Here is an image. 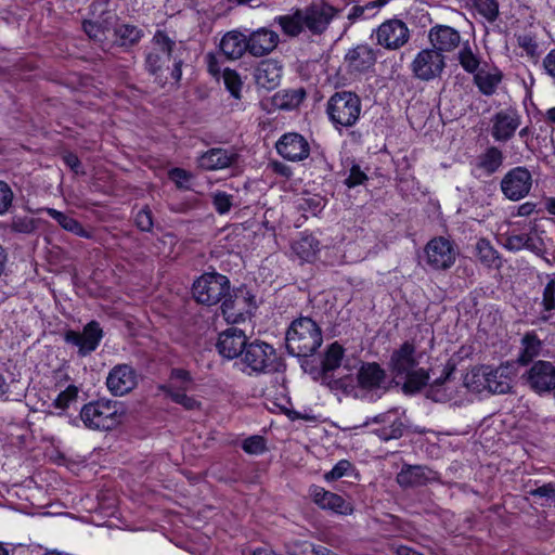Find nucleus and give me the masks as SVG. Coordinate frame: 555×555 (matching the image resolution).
<instances>
[{"label":"nucleus","instance_id":"nucleus-16","mask_svg":"<svg viewBox=\"0 0 555 555\" xmlns=\"http://www.w3.org/2000/svg\"><path fill=\"white\" fill-rule=\"evenodd\" d=\"M338 11L325 3H311L302 10L305 26L313 35L323 34Z\"/></svg>","mask_w":555,"mask_h":555},{"label":"nucleus","instance_id":"nucleus-40","mask_svg":"<svg viewBox=\"0 0 555 555\" xmlns=\"http://www.w3.org/2000/svg\"><path fill=\"white\" fill-rule=\"evenodd\" d=\"M114 35L118 46L128 48L141 40L143 31L134 25L120 24L114 28Z\"/></svg>","mask_w":555,"mask_h":555},{"label":"nucleus","instance_id":"nucleus-46","mask_svg":"<svg viewBox=\"0 0 555 555\" xmlns=\"http://www.w3.org/2000/svg\"><path fill=\"white\" fill-rule=\"evenodd\" d=\"M241 446L244 452L250 455H260L268 450L266 438L259 435L244 439Z\"/></svg>","mask_w":555,"mask_h":555},{"label":"nucleus","instance_id":"nucleus-36","mask_svg":"<svg viewBox=\"0 0 555 555\" xmlns=\"http://www.w3.org/2000/svg\"><path fill=\"white\" fill-rule=\"evenodd\" d=\"M41 211L46 212L49 217L54 219L64 230L74 233L80 237H90V233L82 227V224L78 220L66 215L65 212L59 211L50 207L42 208Z\"/></svg>","mask_w":555,"mask_h":555},{"label":"nucleus","instance_id":"nucleus-38","mask_svg":"<svg viewBox=\"0 0 555 555\" xmlns=\"http://www.w3.org/2000/svg\"><path fill=\"white\" fill-rule=\"evenodd\" d=\"M476 257L488 268L499 269L502 266L499 251L487 238H479L475 246Z\"/></svg>","mask_w":555,"mask_h":555},{"label":"nucleus","instance_id":"nucleus-50","mask_svg":"<svg viewBox=\"0 0 555 555\" xmlns=\"http://www.w3.org/2000/svg\"><path fill=\"white\" fill-rule=\"evenodd\" d=\"M223 81L231 95L235 99H240L242 89L240 75L233 69L225 68L223 72Z\"/></svg>","mask_w":555,"mask_h":555},{"label":"nucleus","instance_id":"nucleus-62","mask_svg":"<svg viewBox=\"0 0 555 555\" xmlns=\"http://www.w3.org/2000/svg\"><path fill=\"white\" fill-rule=\"evenodd\" d=\"M82 28L88 37L94 40L100 39L101 35L105 33L96 21H83Z\"/></svg>","mask_w":555,"mask_h":555},{"label":"nucleus","instance_id":"nucleus-24","mask_svg":"<svg viewBox=\"0 0 555 555\" xmlns=\"http://www.w3.org/2000/svg\"><path fill=\"white\" fill-rule=\"evenodd\" d=\"M310 495L312 501L323 509H330L340 515H351L353 513V506L350 502L322 487L312 486Z\"/></svg>","mask_w":555,"mask_h":555},{"label":"nucleus","instance_id":"nucleus-55","mask_svg":"<svg viewBox=\"0 0 555 555\" xmlns=\"http://www.w3.org/2000/svg\"><path fill=\"white\" fill-rule=\"evenodd\" d=\"M367 180V176L361 170L359 165H352L349 176L345 180V184L351 189L363 184Z\"/></svg>","mask_w":555,"mask_h":555},{"label":"nucleus","instance_id":"nucleus-19","mask_svg":"<svg viewBox=\"0 0 555 555\" xmlns=\"http://www.w3.org/2000/svg\"><path fill=\"white\" fill-rule=\"evenodd\" d=\"M396 480L403 489L423 487L439 480L437 472L424 465L403 464Z\"/></svg>","mask_w":555,"mask_h":555},{"label":"nucleus","instance_id":"nucleus-41","mask_svg":"<svg viewBox=\"0 0 555 555\" xmlns=\"http://www.w3.org/2000/svg\"><path fill=\"white\" fill-rule=\"evenodd\" d=\"M503 75L501 72L483 73L478 72L474 75V83L477 86L480 93L490 96L496 91L498 86L501 83Z\"/></svg>","mask_w":555,"mask_h":555},{"label":"nucleus","instance_id":"nucleus-13","mask_svg":"<svg viewBox=\"0 0 555 555\" xmlns=\"http://www.w3.org/2000/svg\"><path fill=\"white\" fill-rule=\"evenodd\" d=\"M102 338L103 330L96 321L89 322L83 327L82 332L68 330L64 333L65 343L76 346L80 357H86L93 352L100 345Z\"/></svg>","mask_w":555,"mask_h":555},{"label":"nucleus","instance_id":"nucleus-54","mask_svg":"<svg viewBox=\"0 0 555 555\" xmlns=\"http://www.w3.org/2000/svg\"><path fill=\"white\" fill-rule=\"evenodd\" d=\"M78 397V388L74 385H69L65 390L61 391L54 400V406L57 409H66L72 401H75Z\"/></svg>","mask_w":555,"mask_h":555},{"label":"nucleus","instance_id":"nucleus-60","mask_svg":"<svg viewBox=\"0 0 555 555\" xmlns=\"http://www.w3.org/2000/svg\"><path fill=\"white\" fill-rule=\"evenodd\" d=\"M62 159L64 164L76 175H86V171L82 170L81 162L76 154L66 152L62 155Z\"/></svg>","mask_w":555,"mask_h":555},{"label":"nucleus","instance_id":"nucleus-6","mask_svg":"<svg viewBox=\"0 0 555 555\" xmlns=\"http://www.w3.org/2000/svg\"><path fill=\"white\" fill-rule=\"evenodd\" d=\"M231 283L228 276L216 271L205 272L192 285L194 299L205 306H215L229 295Z\"/></svg>","mask_w":555,"mask_h":555},{"label":"nucleus","instance_id":"nucleus-63","mask_svg":"<svg viewBox=\"0 0 555 555\" xmlns=\"http://www.w3.org/2000/svg\"><path fill=\"white\" fill-rule=\"evenodd\" d=\"M35 224L31 219L28 218H20L14 220L12 223V230L17 233L29 234L35 231Z\"/></svg>","mask_w":555,"mask_h":555},{"label":"nucleus","instance_id":"nucleus-48","mask_svg":"<svg viewBox=\"0 0 555 555\" xmlns=\"http://www.w3.org/2000/svg\"><path fill=\"white\" fill-rule=\"evenodd\" d=\"M152 43L158 49V52L172 56L176 41L166 31L156 30L152 38Z\"/></svg>","mask_w":555,"mask_h":555},{"label":"nucleus","instance_id":"nucleus-7","mask_svg":"<svg viewBox=\"0 0 555 555\" xmlns=\"http://www.w3.org/2000/svg\"><path fill=\"white\" fill-rule=\"evenodd\" d=\"M221 312L228 323L234 324L245 321L251 310L256 309L255 297L246 288L229 291V295L221 300Z\"/></svg>","mask_w":555,"mask_h":555},{"label":"nucleus","instance_id":"nucleus-52","mask_svg":"<svg viewBox=\"0 0 555 555\" xmlns=\"http://www.w3.org/2000/svg\"><path fill=\"white\" fill-rule=\"evenodd\" d=\"M14 194L11 186L0 180V216L5 215L13 205Z\"/></svg>","mask_w":555,"mask_h":555},{"label":"nucleus","instance_id":"nucleus-47","mask_svg":"<svg viewBox=\"0 0 555 555\" xmlns=\"http://www.w3.org/2000/svg\"><path fill=\"white\" fill-rule=\"evenodd\" d=\"M325 207V199L320 195H311L299 199L298 208L304 212L317 216Z\"/></svg>","mask_w":555,"mask_h":555},{"label":"nucleus","instance_id":"nucleus-32","mask_svg":"<svg viewBox=\"0 0 555 555\" xmlns=\"http://www.w3.org/2000/svg\"><path fill=\"white\" fill-rule=\"evenodd\" d=\"M385 378V370L375 362L364 363L358 372V383L364 389L379 388Z\"/></svg>","mask_w":555,"mask_h":555},{"label":"nucleus","instance_id":"nucleus-35","mask_svg":"<svg viewBox=\"0 0 555 555\" xmlns=\"http://www.w3.org/2000/svg\"><path fill=\"white\" fill-rule=\"evenodd\" d=\"M542 348V341L535 332H527L521 338V349L517 362L521 365H528L540 356Z\"/></svg>","mask_w":555,"mask_h":555},{"label":"nucleus","instance_id":"nucleus-53","mask_svg":"<svg viewBox=\"0 0 555 555\" xmlns=\"http://www.w3.org/2000/svg\"><path fill=\"white\" fill-rule=\"evenodd\" d=\"M353 468V465L348 460H340L335 464V466L327 473H325L324 478L327 481L337 480L346 475Z\"/></svg>","mask_w":555,"mask_h":555},{"label":"nucleus","instance_id":"nucleus-42","mask_svg":"<svg viewBox=\"0 0 555 555\" xmlns=\"http://www.w3.org/2000/svg\"><path fill=\"white\" fill-rule=\"evenodd\" d=\"M159 389L169 397L175 403L182 405L188 411L201 409V402L194 397L188 396L184 391L173 389L171 386L162 385Z\"/></svg>","mask_w":555,"mask_h":555},{"label":"nucleus","instance_id":"nucleus-9","mask_svg":"<svg viewBox=\"0 0 555 555\" xmlns=\"http://www.w3.org/2000/svg\"><path fill=\"white\" fill-rule=\"evenodd\" d=\"M521 378L539 396L555 391V365L550 361H534Z\"/></svg>","mask_w":555,"mask_h":555},{"label":"nucleus","instance_id":"nucleus-56","mask_svg":"<svg viewBox=\"0 0 555 555\" xmlns=\"http://www.w3.org/2000/svg\"><path fill=\"white\" fill-rule=\"evenodd\" d=\"M542 305L545 311L555 309V280L551 279L544 287Z\"/></svg>","mask_w":555,"mask_h":555},{"label":"nucleus","instance_id":"nucleus-1","mask_svg":"<svg viewBox=\"0 0 555 555\" xmlns=\"http://www.w3.org/2000/svg\"><path fill=\"white\" fill-rule=\"evenodd\" d=\"M285 340L288 353L304 358L301 366L308 371L309 360L307 358L320 348L323 336L315 321L308 317H301L291 323Z\"/></svg>","mask_w":555,"mask_h":555},{"label":"nucleus","instance_id":"nucleus-34","mask_svg":"<svg viewBox=\"0 0 555 555\" xmlns=\"http://www.w3.org/2000/svg\"><path fill=\"white\" fill-rule=\"evenodd\" d=\"M292 250L302 261L312 262L320 251V242L311 234H302L292 244Z\"/></svg>","mask_w":555,"mask_h":555},{"label":"nucleus","instance_id":"nucleus-58","mask_svg":"<svg viewBox=\"0 0 555 555\" xmlns=\"http://www.w3.org/2000/svg\"><path fill=\"white\" fill-rule=\"evenodd\" d=\"M117 20H118V16L115 13V11L102 10L96 22L104 29V31H106L115 26Z\"/></svg>","mask_w":555,"mask_h":555},{"label":"nucleus","instance_id":"nucleus-28","mask_svg":"<svg viewBox=\"0 0 555 555\" xmlns=\"http://www.w3.org/2000/svg\"><path fill=\"white\" fill-rule=\"evenodd\" d=\"M220 49L228 59L238 60L248 53L247 36L236 30L229 31L222 37Z\"/></svg>","mask_w":555,"mask_h":555},{"label":"nucleus","instance_id":"nucleus-5","mask_svg":"<svg viewBox=\"0 0 555 555\" xmlns=\"http://www.w3.org/2000/svg\"><path fill=\"white\" fill-rule=\"evenodd\" d=\"M466 385L476 391L487 389L492 393L504 395L512 390V377L508 366L493 367L482 365L474 369L470 376L466 377Z\"/></svg>","mask_w":555,"mask_h":555},{"label":"nucleus","instance_id":"nucleus-43","mask_svg":"<svg viewBox=\"0 0 555 555\" xmlns=\"http://www.w3.org/2000/svg\"><path fill=\"white\" fill-rule=\"evenodd\" d=\"M314 378H320L322 384L326 385L332 391H341L348 395L353 390V382L350 376L334 378L332 373H324L323 375L314 376Z\"/></svg>","mask_w":555,"mask_h":555},{"label":"nucleus","instance_id":"nucleus-30","mask_svg":"<svg viewBox=\"0 0 555 555\" xmlns=\"http://www.w3.org/2000/svg\"><path fill=\"white\" fill-rule=\"evenodd\" d=\"M349 67L357 72H365L372 67L376 62V54L374 50L366 44H359L348 51L345 56Z\"/></svg>","mask_w":555,"mask_h":555},{"label":"nucleus","instance_id":"nucleus-64","mask_svg":"<svg viewBox=\"0 0 555 555\" xmlns=\"http://www.w3.org/2000/svg\"><path fill=\"white\" fill-rule=\"evenodd\" d=\"M525 238L526 234H511L506 237L504 246L508 250L518 251L524 248V243L527 242Z\"/></svg>","mask_w":555,"mask_h":555},{"label":"nucleus","instance_id":"nucleus-4","mask_svg":"<svg viewBox=\"0 0 555 555\" xmlns=\"http://www.w3.org/2000/svg\"><path fill=\"white\" fill-rule=\"evenodd\" d=\"M362 111L360 96L351 91H337L326 104L328 119L336 129L351 128L357 124Z\"/></svg>","mask_w":555,"mask_h":555},{"label":"nucleus","instance_id":"nucleus-12","mask_svg":"<svg viewBox=\"0 0 555 555\" xmlns=\"http://www.w3.org/2000/svg\"><path fill=\"white\" fill-rule=\"evenodd\" d=\"M377 44L387 50H398L410 39L406 24L399 18H390L382 23L375 30Z\"/></svg>","mask_w":555,"mask_h":555},{"label":"nucleus","instance_id":"nucleus-25","mask_svg":"<svg viewBox=\"0 0 555 555\" xmlns=\"http://www.w3.org/2000/svg\"><path fill=\"white\" fill-rule=\"evenodd\" d=\"M247 36L248 53L255 57L270 54L279 44V35L267 27H260Z\"/></svg>","mask_w":555,"mask_h":555},{"label":"nucleus","instance_id":"nucleus-37","mask_svg":"<svg viewBox=\"0 0 555 555\" xmlns=\"http://www.w3.org/2000/svg\"><path fill=\"white\" fill-rule=\"evenodd\" d=\"M275 22L281 26L283 33L289 37H297L306 28L301 9H296L292 14L278 16Z\"/></svg>","mask_w":555,"mask_h":555},{"label":"nucleus","instance_id":"nucleus-59","mask_svg":"<svg viewBox=\"0 0 555 555\" xmlns=\"http://www.w3.org/2000/svg\"><path fill=\"white\" fill-rule=\"evenodd\" d=\"M518 46L530 56H534L538 50V43L531 35H520L517 37Z\"/></svg>","mask_w":555,"mask_h":555},{"label":"nucleus","instance_id":"nucleus-61","mask_svg":"<svg viewBox=\"0 0 555 555\" xmlns=\"http://www.w3.org/2000/svg\"><path fill=\"white\" fill-rule=\"evenodd\" d=\"M529 494L531 496L545 498L547 500L554 501L555 483L554 482L544 483L535 489L530 490Z\"/></svg>","mask_w":555,"mask_h":555},{"label":"nucleus","instance_id":"nucleus-27","mask_svg":"<svg viewBox=\"0 0 555 555\" xmlns=\"http://www.w3.org/2000/svg\"><path fill=\"white\" fill-rule=\"evenodd\" d=\"M238 155L234 151L214 147L201 155L199 167L205 170L224 169L236 163Z\"/></svg>","mask_w":555,"mask_h":555},{"label":"nucleus","instance_id":"nucleus-49","mask_svg":"<svg viewBox=\"0 0 555 555\" xmlns=\"http://www.w3.org/2000/svg\"><path fill=\"white\" fill-rule=\"evenodd\" d=\"M211 204L219 215L228 214L233 205V195L216 191L211 193Z\"/></svg>","mask_w":555,"mask_h":555},{"label":"nucleus","instance_id":"nucleus-14","mask_svg":"<svg viewBox=\"0 0 555 555\" xmlns=\"http://www.w3.org/2000/svg\"><path fill=\"white\" fill-rule=\"evenodd\" d=\"M428 266L435 270H447L456 259V250L448 238L439 236L430 240L425 247Z\"/></svg>","mask_w":555,"mask_h":555},{"label":"nucleus","instance_id":"nucleus-2","mask_svg":"<svg viewBox=\"0 0 555 555\" xmlns=\"http://www.w3.org/2000/svg\"><path fill=\"white\" fill-rule=\"evenodd\" d=\"M125 411L120 402L99 399L85 404L80 410L83 425L92 430H113L121 424Z\"/></svg>","mask_w":555,"mask_h":555},{"label":"nucleus","instance_id":"nucleus-21","mask_svg":"<svg viewBox=\"0 0 555 555\" xmlns=\"http://www.w3.org/2000/svg\"><path fill=\"white\" fill-rule=\"evenodd\" d=\"M247 345V337L244 331L229 327L219 334L216 347L223 358L232 360L242 357Z\"/></svg>","mask_w":555,"mask_h":555},{"label":"nucleus","instance_id":"nucleus-15","mask_svg":"<svg viewBox=\"0 0 555 555\" xmlns=\"http://www.w3.org/2000/svg\"><path fill=\"white\" fill-rule=\"evenodd\" d=\"M137 385V371L129 364L115 365L106 377L107 389L116 397L129 393Z\"/></svg>","mask_w":555,"mask_h":555},{"label":"nucleus","instance_id":"nucleus-29","mask_svg":"<svg viewBox=\"0 0 555 555\" xmlns=\"http://www.w3.org/2000/svg\"><path fill=\"white\" fill-rule=\"evenodd\" d=\"M282 77V66L273 61L261 62L255 70V80L258 87L272 90L279 86Z\"/></svg>","mask_w":555,"mask_h":555},{"label":"nucleus","instance_id":"nucleus-18","mask_svg":"<svg viewBox=\"0 0 555 555\" xmlns=\"http://www.w3.org/2000/svg\"><path fill=\"white\" fill-rule=\"evenodd\" d=\"M521 117L515 108L502 109L495 113L492 118L491 135L496 142L511 140L518 127Z\"/></svg>","mask_w":555,"mask_h":555},{"label":"nucleus","instance_id":"nucleus-26","mask_svg":"<svg viewBox=\"0 0 555 555\" xmlns=\"http://www.w3.org/2000/svg\"><path fill=\"white\" fill-rule=\"evenodd\" d=\"M428 39L433 48L442 52H451L455 50L461 42L460 33L447 25H436L429 29Z\"/></svg>","mask_w":555,"mask_h":555},{"label":"nucleus","instance_id":"nucleus-45","mask_svg":"<svg viewBox=\"0 0 555 555\" xmlns=\"http://www.w3.org/2000/svg\"><path fill=\"white\" fill-rule=\"evenodd\" d=\"M475 8L489 23H493L499 17L498 0H475Z\"/></svg>","mask_w":555,"mask_h":555},{"label":"nucleus","instance_id":"nucleus-57","mask_svg":"<svg viewBox=\"0 0 555 555\" xmlns=\"http://www.w3.org/2000/svg\"><path fill=\"white\" fill-rule=\"evenodd\" d=\"M169 178L171 181H173L176 183V185L179 189H182V188H186L185 183H188L191 180L192 175L189 171L177 167V168H172L169 171Z\"/></svg>","mask_w":555,"mask_h":555},{"label":"nucleus","instance_id":"nucleus-10","mask_svg":"<svg viewBox=\"0 0 555 555\" xmlns=\"http://www.w3.org/2000/svg\"><path fill=\"white\" fill-rule=\"evenodd\" d=\"M532 175L527 167L518 166L509 169L502 178L500 188L503 195L513 202L525 198L532 188Z\"/></svg>","mask_w":555,"mask_h":555},{"label":"nucleus","instance_id":"nucleus-3","mask_svg":"<svg viewBox=\"0 0 555 555\" xmlns=\"http://www.w3.org/2000/svg\"><path fill=\"white\" fill-rule=\"evenodd\" d=\"M454 371V365L447 364L439 377H437L431 384H429V371L424 369H412L406 375H401L399 378L404 379L402 385V391L405 395H414L420 392L425 386L426 397L436 402H442L448 399L446 390L442 388L444 383L450 379Z\"/></svg>","mask_w":555,"mask_h":555},{"label":"nucleus","instance_id":"nucleus-22","mask_svg":"<svg viewBox=\"0 0 555 555\" xmlns=\"http://www.w3.org/2000/svg\"><path fill=\"white\" fill-rule=\"evenodd\" d=\"M420 361L416 354V346L413 341H404L393 350L389 361V367L395 377L406 375L412 369L417 367Z\"/></svg>","mask_w":555,"mask_h":555},{"label":"nucleus","instance_id":"nucleus-31","mask_svg":"<svg viewBox=\"0 0 555 555\" xmlns=\"http://www.w3.org/2000/svg\"><path fill=\"white\" fill-rule=\"evenodd\" d=\"M344 352L345 350L343 346L337 341L331 344L320 362V369L311 367L308 369L307 372L310 374H315V376L323 375L324 373H332L334 370L340 366Z\"/></svg>","mask_w":555,"mask_h":555},{"label":"nucleus","instance_id":"nucleus-51","mask_svg":"<svg viewBox=\"0 0 555 555\" xmlns=\"http://www.w3.org/2000/svg\"><path fill=\"white\" fill-rule=\"evenodd\" d=\"M135 225L143 232H151L154 225L153 212L151 208L145 205L135 215Z\"/></svg>","mask_w":555,"mask_h":555},{"label":"nucleus","instance_id":"nucleus-11","mask_svg":"<svg viewBox=\"0 0 555 555\" xmlns=\"http://www.w3.org/2000/svg\"><path fill=\"white\" fill-rule=\"evenodd\" d=\"M446 67L443 54L434 48L420 51L411 63L413 75L423 81L440 77Z\"/></svg>","mask_w":555,"mask_h":555},{"label":"nucleus","instance_id":"nucleus-17","mask_svg":"<svg viewBox=\"0 0 555 555\" xmlns=\"http://www.w3.org/2000/svg\"><path fill=\"white\" fill-rule=\"evenodd\" d=\"M504 159L503 152L498 146L490 145L472 162V175L478 179L491 177L500 171Z\"/></svg>","mask_w":555,"mask_h":555},{"label":"nucleus","instance_id":"nucleus-33","mask_svg":"<svg viewBox=\"0 0 555 555\" xmlns=\"http://www.w3.org/2000/svg\"><path fill=\"white\" fill-rule=\"evenodd\" d=\"M306 98L304 88L283 89L274 93L272 104L279 109L291 111L297 108Z\"/></svg>","mask_w":555,"mask_h":555},{"label":"nucleus","instance_id":"nucleus-39","mask_svg":"<svg viewBox=\"0 0 555 555\" xmlns=\"http://www.w3.org/2000/svg\"><path fill=\"white\" fill-rule=\"evenodd\" d=\"M171 59L172 56H168L158 51H151L146 54L145 68L162 86L166 83V79H163V70L165 67L168 68V63Z\"/></svg>","mask_w":555,"mask_h":555},{"label":"nucleus","instance_id":"nucleus-23","mask_svg":"<svg viewBox=\"0 0 555 555\" xmlns=\"http://www.w3.org/2000/svg\"><path fill=\"white\" fill-rule=\"evenodd\" d=\"M398 409L393 408L387 412L380 413L373 418H369L363 427L367 426L370 423L376 424H385L380 428L374 430V434L384 441H389L392 439H399L404 435L405 425L399 417L392 418V414L397 413Z\"/></svg>","mask_w":555,"mask_h":555},{"label":"nucleus","instance_id":"nucleus-8","mask_svg":"<svg viewBox=\"0 0 555 555\" xmlns=\"http://www.w3.org/2000/svg\"><path fill=\"white\" fill-rule=\"evenodd\" d=\"M241 360L253 372L264 374L275 370L276 352L271 345L254 340L246 346Z\"/></svg>","mask_w":555,"mask_h":555},{"label":"nucleus","instance_id":"nucleus-20","mask_svg":"<svg viewBox=\"0 0 555 555\" xmlns=\"http://www.w3.org/2000/svg\"><path fill=\"white\" fill-rule=\"evenodd\" d=\"M276 152L289 162H300L310 154L308 141L297 132L283 134L275 143Z\"/></svg>","mask_w":555,"mask_h":555},{"label":"nucleus","instance_id":"nucleus-44","mask_svg":"<svg viewBox=\"0 0 555 555\" xmlns=\"http://www.w3.org/2000/svg\"><path fill=\"white\" fill-rule=\"evenodd\" d=\"M457 59L465 72L474 75L478 73L480 59L472 51V48L469 47L468 42H466L463 46V48L457 54Z\"/></svg>","mask_w":555,"mask_h":555}]
</instances>
